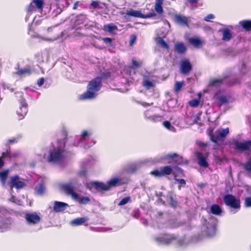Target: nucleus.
Returning a JSON list of instances; mask_svg holds the SVG:
<instances>
[{
    "mask_svg": "<svg viewBox=\"0 0 251 251\" xmlns=\"http://www.w3.org/2000/svg\"><path fill=\"white\" fill-rule=\"evenodd\" d=\"M102 87V77L97 76L90 81L86 92L80 95V100L92 99L96 97V93L99 91Z\"/></svg>",
    "mask_w": 251,
    "mask_h": 251,
    "instance_id": "f257e3e1",
    "label": "nucleus"
},
{
    "mask_svg": "<svg viewBox=\"0 0 251 251\" xmlns=\"http://www.w3.org/2000/svg\"><path fill=\"white\" fill-rule=\"evenodd\" d=\"M173 174L174 176V179L180 183L178 189L180 190L181 185L184 186L186 184V181L184 179H178L176 177V175L173 172V169L170 166H165L161 167L160 170L155 169L151 172L150 174L156 177H162L165 176H169Z\"/></svg>",
    "mask_w": 251,
    "mask_h": 251,
    "instance_id": "f03ea898",
    "label": "nucleus"
},
{
    "mask_svg": "<svg viewBox=\"0 0 251 251\" xmlns=\"http://www.w3.org/2000/svg\"><path fill=\"white\" fill-rule=\"evenodd\" d=\"M122 14H125L124 18L127 21H129V17L132 16L136 18H140L142 19H147L156 16V14L153 9L151 10L150 13L145 14L141 13L140 11L135 10L131 9L130 10H127L126 13H122Z\"/></svg>",
    "mask_w": 251,
    "mask_h": 251,
    "instance_id": "7ed1b4c3",
    "label": "nucleus"
},
{
    "mask_svg": "<svg viewBox=\"0 0 251 251\" xmlns=\"http://www.w3.org/2000/svg\"><path fill=\"white\" fill-rule=\"evenodd\" d=\"M223 201L225 204L231 209L239 210L241 208V202L239 199L232 194H227L224 196Z\"/></svg>",
    "mask_w": 251,
    "mask_h": 251,
    "instance_id": "20e7f679",
    "label": "nucleus"
},
{
    "mask_svg": "<svg viewBox=\"0 0 251 251\" xmlns=\"http://www.w3.org/2000/svg\"><path fill=\"white\" fill-rule=\"evenodd\" d=\"M64 148H56L50 150L48 158V161L50 162H58L64 158Z\"/></svg>",
    "mask_w": 251,
    "mask_h": 251,
    "instance_id": "39448f33",
    "label": "nucleus"
},
{
    "mask_svg": "<svg viewBox=\"0 0 251 251\" xmlns=\"http://www.w3.org/2000/svg\"><path fill=\"white\" fill-rule=\"evenodd\" d=\"M229 132L228 127L225 129L219 128L215 131L214 134H211L210 139L215 144H218L219 142H223Z\"/></svg>",
    "mask_w": 251,
    "mask_h": 251,
    "instance_id": "423d86ee",
    "label": "nucleus"
},
{
    "mask_svg": "<svg viewBox=\"0 0 251 251\" xmlns=\"http://www.w3.org/2000/svg\"><path fill=\"white\" fill-rule=\"evenodd\" d=\"M161 159L166 160L168 164L173 163L176 165H181L183 163L182 157L176 153L167 154L162 156Z\"/></svg>",
    "mask_w": 251,
    "mask_h": 251,
    "instance_id": "0eeeda50",
    "label": "nucleus"
},
{
    "mask_svg": "<svg viewBox=\"0 0 251 251\" xmlns=\"http://www.w3.org/2000/svg\"><path fill=\"white\" fill-rule=\"evenodd\" d=\"M233 146L232 147L235 150L243 152L251 150V140H245L243 142H240L238 140H234Z\"/></svg>",
    "mask_w": 251,
    "mask_h": 251,
    "instance_id": "6e6552de",
    "label": "nucleus"
},
{
    "mask_svg": "<svg viewBox=\"0 0 251 251\" xmlns=\"http://www.w3.org/2000/svg\"><path fill=\"white\" fill-rule=\"evenodd\" d=\"M177 239V237L175 234L163 233L156 237L155 240L157 242L168 245L176 241Z\"/></svg>",
    "mask_w": 251,
    "mask_h": 251,
    "instance_id": "1a4fd4ad",
    "label": "nucleus"
},
{
    "mask_svg": "<svg viewBox=\"0 0 251 251\" xmlns=\"http://www.w3.org/2000/svg\"><path fill=\"white\" fill-rule=\"evenodd\" d=\"M9 187L12 189L15 187L17 189H21L24 188L26 184L18 176H14L10 177V181L8 183Z\"/></svg>",
    "mask_w": 251,
    "mask_h": 251,
    "instance_id": "9d476101",
    "label": "nucleus"
},
{
    "mask_svg": "<svg viewBox=\"0 0 251 251\" xmlns=\"http://www.w3.org/2000/svg\"><path fill=\"white\" fill-rule=\"evenodd\" d=\"M195 156L198 159V163L201 166L204 168L208 167V163L207 159L208 157V152L203 153L199 151L195 152Z\"/></svg>",
    "mask_w": 251,
    "mask_h": 251,
    "instance_id": "9b49d317",
    "label": "nucleus"
},
{
    "mask_svg": "<svg viewBox=\"0 0 251 251\" xmlns=\"http://www.w3.org/2000/svg\"><path fill=\"white\" fill-rule=\"evenodd\" d=\"M28 111V104L26 100L24 98L23 95H21L20 107L19 109L17 110V113L19 118V120L24 119Z\"/></svg>",
    "mask_w": 251,
    "mask_h": 251,
    "instance_id": "f8f14e48",
    "label": "nucleus"
},
{
    "mask_svg": "<svg viewBox=\"0 0 251 251\" xmlns=\"http://www.w3.org/2000/svg\"><path fill=\"white\" fill-rule=\"evenodd\" d=\"M43 0H33L26 7V11L29 13L34 12L37 9L41 12L43 7Z\"/></svg>",
    "mask_w": 251,
    "mask_h": 251,
    "instance_id": "ddd939ff",
    "label": "nucleus"
},
{
    "mask_svg": "<svg viewBox=\"0 0 251 251\" xmlns=\"http://www.w3.org/2000/svg\"><path fill=\"white\" fill-rule=\"evenodd\" d=\"M193 69V66L188 59H183L180 62V70L181 74L188 75Z\"/></svg>",
    "mask_w": 251,
    "mask_h": 251,
    "instance_id": "4468645a",
    "label": "nucleus"
},
{
    "mask_svg": "<svg viewBox=\"0 0 251 251\" xmlns=\"http://www.w3.org/2000/svg\"><path fill=\"white\" fill-rule=\"evenodd\" d=\"M25 218L27 223L30 225H34L40 222L41 218L36 212L27 213Z\"/></svg>",
    "mask_w": 251,
    "mask_h": 251,
    "instance_id": "2eb2a0df",
    "label": "nucleus"
},
{
    "mask_svg": "<svg viewBox=\"0 0 251 251\" xmlns=\"http://www.w3.org/2000/svg\"><path fill=\"white\" fill-rule=\"evenodd\" d=\"M63 190L68 195H71L75 200L78 198V194L74 192L75 187L71 184H66L62 186Z\"/></svg>",
    "mask_w": 251,
    "mask_h": 251,
    "instance_id": "dca6fc26",
    "label": "nucleus"
},
{
    "mask_svg": "<svg viewBox=\"0 0 251 251\" xmlns=\"http://www.w3.org/2000/svg\"><path fill=\"white\" fill-rule=\"evenodd\" d=\"M91 185L97 192L109 191L107 183H104L103 182L93 181L91 182Z\"/></svg>",
    "mask_w": 251,
    "mask_h": 251,
    "instance_id": "f3484780",
    "label": "nucleus"
},
{
    "mask_svg": "<svg viewBox=\"0 0 251 251\" xmlns=\"http://www.w3.org/2000/svg\"><path fill=\"white\" fill-rule=\"evenodd\" d=\"M109 190L111 188L117 187L121 186L124 184L122 178L114 177L111 178L109 181L106 182Z\"/></svg>",
    "mask_w": 251,
    "mask_h": 251,
    "instance_id": "a211bd4d",
    "label": "nucleus"
},
{
    "mask_svg": "<svg viewBox=\"0 0 251 251\" xmlns=\"http://www.w3.org/2000/svg\"><path fill=\"white\" fill-rule=\"evenodd\" d=\"M204 231L207 236H212L216 233V226L214 224L208 223L206 224L205 229Z\"/></svg>",
    "mask_w": 251,
    "mask_h": 251,
    "instance_id": "6ab92c4d",
    "label": "nucleus"
},
{
    "mask_svg": "<svg viewBox=\"0 0 251 251\" xmlns=\"http://www.w3.org/2000/svg\"><path fill=\"white\" fill-rule=\"evenodd\" d=\"M175 50L178 54H184L187 51V48L183 42H178L175 45Z\"/></svg>",
    "mask_w": 251,
    "mask_h": 251,
    "instance_id": "aec40b11",
    "label": "nucleus"
},
{
    "mask_svg": "<svg viewBox=\"0 0 251 251\" xmlns=\"http://www.w3.org/2000/svg\"><path fill=\"white\" fill-rule=\"evenodd\" d=\"M68 206L66 203L55 201L53 207V210L55 212H59L65 210V207Z\"/></svg>",
    "mask_w": 251,
    "mask_h": 251,
    "instance_id": "412c9836",
    "label": "nucleus"
},
{
    "mask_svg": "<svg viewBox=\"0 0 251 251\" xmlns=\"http://www.w3.org/2000/svg\"><path fill=\"white\" fill-rule=\"evenodd\" d=\"M175 21L182 25H188V20L186 17L182 16L180 14H176L174 16Z\"/></svg>",
    "mask_w": 251,
    "mask_h": 251,
    "instance_id": "4be33fe9",
    "label": "nucleus"
},
{
    "mask_svg": "<svg viewBox=\"0 0 251 251\" xmlns=\"http://www.w3.org/2000/svg\"><path fill=\"white\" fill-rule=\"evenodd\" d=\"M226 77L222 78H214L210 80L208 86L209 87H218L223 83Z\"/></svg>",
    "mask_w": 251,
    "mask_h": 251,
    "instance_id": "5701e85b",
    "label": "nucleus"
},
{
    "mask_svg": "<svg viewBox=\"0 0 251 251\" xmlns=\"http://www.w3.org/2000/svg\"><path fill=\"white\" fill-rule=\"evenodd\" d=\"M188 41L190 44L197 48H200L202 45V42L198 38H190Z\"/></svg>",
    "mask_w": 251,
    "mask_h": 251,
    "instance_id": "b1692460",
    "label": "nucleus"
},
{
    "mask_svg": "<svg viewBox=\"0 0 251 251\" xmlns=\"http://www.w3.org/2000/svg\"><path fill=\"white\" fill-rule=\"evenodd\" d=\"M31 73L32 71L30 67H27L24 69H19L16 72V74L21 76H24L26 75H31Z\"/></svg>",
    "mask_w": 251,
    "mask_h": 251,
    "instance_id": "393cba45",
    "label": "nucleus"
},
{
    "mask_svg": "<svg viewBox=\"0 0 251 251\" xmlns=\"http://www.w3.org/2000/svg\"><path fill=\"white\" fill-rule=\"evenodd\" d=\"M239 25L246 31H251V20H244L239 22Z\"/></svg>",
    "mask_w": 251,
    "mask_h": 251,
    "instance_id": "a878e982",
    "label": "nucleus"
},
{
    "mask_svg": "<svg viewBox=\"0 0 251 251\" xmlns=\"http://www.w3.org/2000/svg\"><path fill=\"white\" fill-rule=\"evenodd\" d=\"M211 213L215 215H220L222 213L221 207L217 204H213L210 207Z\"/></svg>",
    "mask_w": 251,
    "mask_h": 251,
    "instance_id": "bb28decb",
    "label": "nucleus"
},
{
    "mask_svg": "<svg viewBox=\"0 0 251 251\" xmlns=\"http://www.w3.org/2000/svg\"><path fill=\"white\" fill-rule=\"evenodd\" d=\"M163 3V0H156L154 6V9L155 11L159 14H161L163 13V10L162 7V4Z\"/></svg>",
    "mask_w": 251,
    "mask_h": 251,
    "instance_id": "cd10ccee",
    "label": "nucleus"
},
{
    "mask_svg": "<svg viewBox=\"0 0 251 251\" xmlns=\"http://www.w3.org/2000/svg\"><path fill=\"white\" fill-rule=\"evenodd\" d=\"M232 38V34L230 30L228 28H224L223 31V38L222 40L224 41H228Z\"/></svg>",
    "mask_w": 251,
    "mask_h": 251,
    "instance_id": "c85d7f7f",
    "label": "nucleus"
},
{
    "mask_svg": "<svg viewBox=\"0 0 251 251\" xmlns=\"http://www.w3.org/2000/svg\"><path fill=\"white\" fill-rule=\"evenodd\" d=\"M103 29L111 33L114 30H117L118 27L113 24H108L103 26Z\"/></svg>",
    "mask_w": 251,
    "mask_h": 251,
    "instance_id": "c756f323",
    "label": "nucleus"
},
{
    "mask_svg": "<svg viewBox=\"0 0 251 251\" xmlns=\"http://www.w3.org/2000/svg\"><path fill=\"white\" fill-rule=\"evenodd\" d=\"M88 220L87 217H80L75 219L72 221V224L75 226H79Z\"/></svg>",
    "mask_w": 251,
    "mask_h": 251,
    "instance_id": "7c9ffc66",
    "label": "nucleus"
},
{
    "mask_svg": "<svg viewBox=\"0 0 251 251\" xmlns=\"http://www.w3.org/2000/svg\"><path fill=\"white\" fill-rule=\"evenodd\" d=\"M156 42L157 43V44L160 45V46L161 48L167 50H169V45L161 37H158V38H157L156 40Z\"/></svg>",
    "mask_w": 251,
    "mask_h": 251,
    "instance_id": "2f4dec72",
    "label": "nucleus"
},
{
    "mask_svg": "<svg viewBox=\"0 0 251 251\" xmlns=\"http://www.w3.org/2000/svg\"><path fill=\"white\" fill-rule=\"evenodd\" d=\"M184 82L183 81H176L174 85V91L176 93H177L180 91L182 87L184 86Z\"/></svg>",
    "mask_w": 251,
    "mask_h": 251,
    "instance_id": "473e14b6",
    "label": "nucleus"
},
{
    "mask_svg": "<svg viewBox=\"0 0 251 251\" xmlns=\"http://www.w3.org/2000/svg\"><path fill=\"white\" fill-rule=\"evenodd\" d=\"M35 190L36 194L41 195L44 194L45 190V188L43 183H40L36 187Z\"/></svg>",
    "mask_w": 251,
    "mask_h": 251,
    "instance_id": "72a5a7b5",
    "label": "nucleus"
},
{
    "mask_svg": "<svg viewBox=\"0 0 251 251\" xmlns=\"http://www.w3.org/2000/svg\"><path fill=\"white\" fill-rule=\"evenodd\" d=\"M244 170L249 173L251 174V157L243 165Z\"/></svg>",
    "mask_w": 251,
    "mask_h": 251,
    "instance_id": "f704fd0d",
    "label": "nucleus"
},
{
    "mask_svg": "<svg viewBox=\"0 0 251 251\" xmlns=\"http://www.w3.org/2000/svg\"><path fill=\"white\" fill-rule=\"evenodd\" d=\"M77 199H79V203L81 204L85 205L90 201V199L88 197H78V198Z\"/></svg>",
    "mask_w": 251,
    "mask_h": 251,
    "instance_id": "c9c22d12",
    "label": "nucleus"
},
{
    "mask_svg": "<svg viewBox=\"0 0 251 251\" xmlns=\"http://www.w3.org/2000/svg\"><path fill=\"white\" fill-rule=\"evenodd\" d=\"M143 85L148 90L150 89L151 87H154L155 86V85L152 82L148 80L144 81L143 82Z\"/></svg>",
    "mask_w": 251,
    "mask_h": 251,
    "instance_id": "e433bc0d",
    "label": "nucleus"
},
{
    "mask_svg": "<svg viewBox=\"0 0 251 251\" xmlns=\"http://www.w3.org/2000/svg\"><path fill=\"white\" fill-rule=\"evenodd\" d=\"M8 174V171L5 170L3 172H0V178L1 180L4 183L7 178Z\"/></svg>",
    "mask_w": 251,
    "mask_h": 251,
    "instance_id": "4c0bfd02",
    "label": "nucleus"
},
{
    "mask_svg": "<svg viewBox=\"0 0 251 251\" xmlns=\"http://www.w3.org/2000/svg\"><path fill=\"white\" fill-rule=\"evenodd\" d=\"M161 116L158 115H153L152 117H151L149 121L153 123H157L158 122L161 121Z\"/></svg>",
    "mask_w": 251,
    "mask_h": 251,
    "instance_id": "58836bf2",
    "label": "nucleus"
},
{
    "mask_svg": "<svg viewBox=\"0 0 251 251\" xmlns=\"http://www.w3.org/2000/svg\"><path fill=\"white\" fill-rule=\"evenodd\" d=\"M240 82V81L237 78H233L228 80L226 83L229 86H231Z\"/></svg>",
    "mask_w": 251,
    "mask_h": 251,
    "instance_id": "ea45409f",
    "label": "nucleus"
},
{
    "mask_svg": "<svg viewBox=\"0 0 251 251\" xmlns=\"http://www.w3.org/2000/svg\"><path fill=\"white\" fill-rule=\"evenodd\" d=\"M152 111L151 109H148L146 110L144 113V115L145 119L147 120H150L151 117H152L153 115L152 114Z\"/></svg>",
    "mask_w": 251,
    "mask_h": 251,
    "instance_id": "a19ab883",
    "label": "nucleus"
},
{
    "mask_svg": "<svg viewBox=\"0 0 251 251\" xmlns=\"http://www.w3.org/2000/svg\"><path fill=\"white\" fill-rule=\"evenodd\" d=\"M10 155H11L10 148V147H9L8 149H7L6 152H4L2 153V155L0 157V158H1L2 160H3V159H4L6 157L10 158Z\"/></svg>",
    "mask_w": 251,
    "mask_h": 251,
    "instance_id": "79ce46f5",
    "label": "nucleus"
},
{
    "mask_svg": "<svg viewBox=\"0 0 251 251\" xmlns=\"http://www.w3.org/2000/svg\"><path fill=\"white\" fill-rule=\"evenodd\" d=\"M176 242V244L178 247H181L185 244L186 243V238L185 237H183L182 238L177 239Z\"/></svg>",
    "mask_w": 251,
    "mask_h": 251,
    "instance_id": "37998d69",
    "label": "nucleus"
},
{
    "mask_svg": "<svg viewBox=\"0 0 251 251\" xmlns=\"http://www.w3.org/2000/svg\"><path fill=\"white\" fill-rule=\"evenodd\" d=\"M189 103L191 106L196 107L199 106L200 104V100L197 99H193L189 101Z\"/></svg>",
    "mask_w": 251,
    "mask_h": 251,
    "instance_id": "c03bdc74",
    "label": "nucleus"
},
{
    "mask_svg": "<svg viewBox=\"0 0 251 251\" xmlns=\"http://www.w3.org/2000/svg\"><path fill=\"white\" fill-rule=\"evenodd\" d=\"M130 200V198L129 197H126L123 199L119 203L118 205L122 206L126 204L128 202H129Z\"/></svg>",
    "mask_w": 251,
    "mask_h": 251,
    "instance_id": "a18cd8bd",
    "label": "nucleus"
},
{
    "mask_svg": "<svg viewBox=\"0 0 251 251\" xmlns=\"http://www.w3.org/2000/svg\"><path fill=\"white\" fill-rule=\"evenodd\" d=\"M218 100L220 103V105L227 102L228 100L226 97L225 96H222L218 98Z\"/></svg>",
    "mask_w": 251,
    "mask_h": 251,
    "instance_id": "49530a36",
    "label": "nucleus"
},
{
    "mask_svg": "<svg viewBox=\"0 0 251 251\" xmlns=\"http://www.w3.org/2000/svg\"><path fill=\"white\" fill-rule=\"evenodd\" d=\"M244 204L246 207H251V197H247L245 200Z\"/></svg>",
    "mask_w": 251,
    "mask_h": 251,
    "instance_id": "de8ad7c7",
    "label": "nucleus"
},
{
    "mask_svg": "<svg viewBox=\"0 0 251 251\" xmlns=\"http://www.w3.org/2000/svg\"><path fill=\"white\" fill-rule=\"evenodd\" d=\"M170 204L173 207L176 208L177 205V202L172 197H171Z\"/></svg>",
    "mask_w": 251,
    "mask_h": 251,
    "instance_id": "09e8293b",
    "label": "nucleus"
},
{
    "mask_svg": "<svg viewBox=\"0 0 251 251\" xmlns=\"http://www.w3.org/2000/svg\"><path fill=\"white\" fill-rule=\"evenodd\" d=\"M18 142V139L17 138H13L12 139H9L7 141L8 144H6V146H9L10 144L17 143Z\"/></svg>",
    "mask_w": 251,
    "mask_h": 251,
    "instance_id": "8fccbe9b",
    "label": "nucleus"
},
{
    "mask_svg": "<svg viewBox=\"0 0 251 251\" xmlns=\"http://www.w3.org/2000/svg\"><path fill=\"white\" fill-rule=\"evenodd\" d=\"M102 40L105 44H109L110 46H112V39L109 37H105L102 38Z\"/></svg>",
    "mask_w": 251,
    "mask_h": 251,
    "instance_id": "3c124183",
    "label": "nucleus"
},
{
    "mask_svg": "<svg viewBox=\"0 0 251 251\" xmlns=\"http://www.w3.org/2000/svg\"><path fill=\"white\" fill-rule=\"evenodd\" d=\"M137 103L140 104V105H141L142 106H143L144 107L150 106L153 105V102L150 103H148L146 102H140V101H138Z\"/></svg>",
    "mask_w": 251,
    "mask_h": 251,
    "instance_id": "603ef678",
    "label": "nucleus"
},
{
    "mask_svg": "<svg viewBox=\"0 0 251 251\" xmlns=\"http://www.w3.org/2000/svg\"><path fill=\"white\" fill-rule=\"evenodd\" d=\"M164 126L167 128V129H170L171 127H172L171 124L169 121H165L163 122Z\"/></svg>",
    "mask_w": 251,
    "mask_h": 251,
    "instance_id": "864d4df0",
    "label": "nucleus"
},
{
    "mask_svg": "<svg viewBox=\"0 0 251 251\" xmlns=\"http://www.w3.org/2000/svg\"><path fill=\"white\" fill-rule=\"evenodd\" d=\"M197 144L199 146V147L202 148L206 147L208 146L207 143L200 141L197 142Z\"/></svg>",
    "mask_w": 251,
    "mask_h": 251,
    "instance_id": "5fc2aeb1",
    "label": "nucleus"
},
{
    "mask_svg": "<svg viewBox=\"0 0 251 251\" xmlns=\"http://www.w3.org/2000/svg\"><path fill=\"white\" fill-rule=\"evenodd\" d=\"M132 64L133 66L136 68H139L141 65V63H139L135 60H132Z\"/></svg>",
    "mask_w": 251,
    "mask_h": 251,
    "instance_id": "6e6d98bb",
    "label": "nucleus"
},
{
    "mask_svg": "<svg viewBox=\"0 0 251 251\" xmlns=\"http://www.w3.org/2000/svg\"><path fill=\"white\" fill-rule=\"evenodd\" d=\"M45 79L44 77H41L37 80V85L39 86H41L44 83Z\"/></svg>",
    "mask_w": 251,
    "mask_h": 251,
    "instance_id": "4d7b16f0",
    "label": "nucleus"
},
{
    "mask_svg": "<svg viewBox=\"0 0 251 251\" xmlns=\"http://www.w3.org/2000/svg\"><path fill=\"white\" fill-rule=\"evenodd\" d=\"M98 5L99 2L97 1H92L91 3V5L95 8H97L98 6Z\"/></svg>",
    "mask_w": 251,
    "mask_h": 251,
    "instance_id": "13d9d810",
    "label": "nucleus"
},
{
    "mask_svg": "<svg viewBox=\"0 0 251 251\" xmlns=\"http://www.w3.org/2000/svg\"><path fill=\"white\" fill-rule=\"evenodd\" d=\"M79 175L81 176L86 177L87 176V171L86 170H83L80 172Z\"/></svg>",
    "mask_w": 251,
    "mask_h": 251,
    "instance_id": "bf43d9fd",
    "label": "nucleus"
},
{
    "mask_svg": "<svg viewBox=\"0 0 251 251\" xmlns=\"http://www.w3.org/2000/svg\"><path fill=\"white\" fill-rule=\"evenodd\" d=\"M88 135H89V134H88V132L86 130H84L82 133L81 137L83 140H84L85 138V137L88 136Z\"/></svg>",
    "mask_w": 251,
    "mask_h": 251,
    "instance_id": "052dcab7",
    "label": "nucleus"
},
{
    "mask_svg": "<svg viewBox=\"0 0 251 251\" xmlns=\"http://www.w3.org/2000/svg\"><path fill=\"white\" fill-rule=\"evenodd\" d=\"M199 0H188V1L191 4L197 3Z\"/></svg>",
    "mask_w": 251,
    "mask_h": 251,
    "instance_id": "680f3d73",
    "label": "nucleus"
},
{
    "mask_svg": "<svg viewBox=\"0 0 251 251\" xmlns=\"http://www.w3.org/2000/svg\"><path fill=\"white\" fill-rule=\"evenodd\" d=\"M214 16L213 15V14H208L206 18H207L208 19H214Z\"/></svg>",
    "mask_w": 251,
    "mask_h": 251,
    "instance_id": "e2e57ef3",
    "label": "nucleus"
},
{
    "mask_svg": "<svg viewBox=\"0 0 251 251\" xmlns=\"http://www.w3.org/2000/svg\"><path fill=\"white\" fill-rule=\"evenodd\" d=\"M78 5V1L75 2L74 5L73 9H76L77 8Z\"/></svg>",
    "mask_w": 251,
    "mask_h": 251,
    "instance_id": "0e129e2a",
    "label": "nucleus"
},
{
    "mask_svg": "<svg viewBox=\"0 0 251 251\" xmlns=\"http://www.w3.org/2000/svg\"><path fill=\"white\" fill-rule=\"evenodd\" d=\"M4 163L3 160L0 158V169L4 166Z\"/></svg>",
    "mask_w": 251,
    "mask_h": 251,
    "instance_id": "69168bd1",
    "label": "nucleus"
},
{
    "mask_svg": "<svg viewBox=\"0 0 251 251\" xmlns=\"http://www.w3.org/2000/svg\"><path fill=\"white\" fill-rule=\"evenodd\" d=\"M178 171L181 173V174H183V170L182 169H181V168H178Z\"/></svg>",
    "mask_w": 251,
    "mask_h": 251,
    "instance_id": "338daca9",
    "label": "nucleus"
},
{
    "mask_svg": "<svg viewBox=\"0 0 251 251\" xmlns=\"http://www.w3.org/2000/svg\"><path fill=\"white\" fill-rule=\"evenodd\" d=\"M143 223L146 226L148 225V221L146 220H144Z\"/></svg>",
    "mask_w": 251,
    "mask_h": 251,
    "instance_id": "774afa93",
    "label": "nucleus"
}]
</instances>
